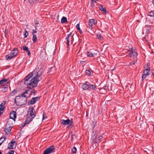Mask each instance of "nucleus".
Here are the masks:
<instances>
[{
  "mask_svg": "<svg viewBox=\"0 0 154 154\" xmlns=\"http://www.w3.org/2000/svg\"><path fill=\"white\" fill-rule=\"evenodd\" d=\"M42 74V72L39 68H36L32 72L28 74L26 76L24 80V83L25 84H27V82L32 76L33 77H40Z\"/></svg>",
  "mask_w": 154,
  "mask_h": 154,
  "instance_id": "f257e3e1",
  "label": "nucleus"
},
{
  "mask_svg": "<svg viewBox=\"0 0 154 154\" xmlns=\"http://www.w3.org/2000/svg\"><path fill=\"white\" fill-rule=\"evenodd\" d=\"M40 77H35L30 81L29 83H27V88L32 89L33 88L37 86L38 82L40 81L39 78Z\"/></svg>",
  "mask_w": 154,
  "mask_h": 154,
  "instance_id": "f03ea898",
  "label": "nucleus"
},
{
  "mask_svg": "<svg viewBox=\"0 0 154 154\" xmlns=\"http://www.w3.org/2000/svg\"><path fill=\"white\" fill-rule=\"evenodd\" d=\"M27 101V98L17 96L14 99L15 103L18 106H22L26 104Z\"/></svg>",
  "mask_w": 154,
  "mask_h": 154,
  "instance_id": "7ed1b4c3",
  "label": "nucleus"
},
{
  "mask_svg": "<svg viewBox=\"0 0 154 154\" xmlns=\"http://www.w3.org/2000/svg\"><path fill=\"white\" fill-rule=\"evenodd\" d=\"M128 53L130 57H134L132 61V64H135L137 63V59L136 57L138 55L137 53L135 51V49H131L130 50H128Z\"/></svg>",
  "mask_w": 154,
  "mask_h": 154,
  "instance_id": "20e7f679",
  "label": "nucleus"
},
{
  "mask_svg": "<svg viewBox=\"0 0 154 154\" xmlns=\"http://www.w3.org/2000/svg\"><path fill=\"white\" fill-rule=\"evenodd\" d=\"M82 88L84 90H87L89 88L94 90H95L97 89L96 86L95 84L94 85L91 84L87 81L85 82L83 84Z\"/></svg>",
  "mask_w": 154,
  "mask_h": 154,
  "instance_id": "39448f33",
  "label": "nucleus"
},
{
  "mask_svg": "<svg viewBox=\"0 0 154 154\" xmlns=\"http://www.w3.org/2000/svg\"><path fill=\"white\" fill-rule=\"evenodd\" d=\"M17 49H13L11 51L9 54L5 56V57L7 60H11L13 57H16L18 53Z\"/></svg>",
  "mask_w": 154,
  "mask_h": 154,
  "instance_id": "423d86ee",
  "label": "nucleus"
},
{
  "mask_svg": "<svg viewBox=\"0 0 154 154\" xmlns=\"http://www.w3.org/2000/svg\"><path fill=\"white\" fill-rule=\"evenodd\" d=\"M61 123L62 125H67L70 124L69 126L71 128L73 127L74 125L72 119H68L66 120L62 119L61 120Z\"/></svg>",
  "mask_w": 154,
  "mask_h": 154,
  "instance_id": "0eeeda50",
  "label": "nucleus"
},
{
  "mask_svg": "<svg viewBox=\"0 0 154 154\" xmlns=\"http://www.w3.org/2000/svg\"><path fill=\"white\" fill-rule=\"evenodd\" d=\"M72 35V32H70L67 35V36L65 38V40L67 41L66 44L67 46V48L69 47L70 45L72 44V42L74 41L73 35Z\"/></svg>",
  "mask_w": 154,
  "mask_h": 154,
  "instance_id": "6e6552de",
  "label": "nucleus"
},
{
  "mask_svg": "<svg viewBox=\"0 0 154 154\" xmlns=\"http://www.w3.org/2000/svg\"><path fill=\"white\" fill-rule=\"evenodd\" d=\"M55 149L54 146L52 145L46 149L44 151L43 154H50L54 152Z\"/></svg>",
  "mask_w": 154,
  "mask_h": 154,
  "instance_id": "1a4fd4ad",
  "label": "nucleus"
},
{
  "mask_svg": "<svg viewBox=\"0 0 154 154\" xmlns=\"http://www.w3.org/2000/svg\"><path fill=\"white\" fill-rule=\"evenodd\" d=\"M17 145V143L14 140V139H13L12 141L8 144V149H13L14 148H14H15Z\"/></svg>",
  "mask_w": 154,
  "mask_h": 154,
  "instance_id": "9d476101",
  "label": "nucleus"
},
{
  "mask_svg": "<svg viewBox=\"0 0 154 154\" xmlns=\"http://www.w3.org/2000/svg\"><path fill=\"white\" fill-rule=\"evenodd\" d=\"M146 23L149 24V26H152V25L154 23V18L152 17H148L146 19Z\"/></svg>",
  "mask_w": 154,
  "mask_h": 154,
  "instance_id": "9b49d317",
  "label": "nucleus"
},
{
  "mask_svg": "<svg viewBox=\"0 0 154 154\" xmlns=\"http://www.w3.org/2000/svg\"><path fill=\"white\" fill-rule=\"evenodd\" d=\"M39 97H32L30 100L28 102V105H33L38 100L40 99Z\"/></svg>",
  "mask_w": 154,
  "mask_h": 154,
  "instance_id": "f8f14e48",
  "label": "nucleus"
},
{
  "mask_svg": "<svg viewBox=\"0 0 154 154\" xmlns=\"http://www.w3.org/2000/svg\"><path fill=\"white\" fill-rule=\"evenodd\" d=\"M97 23V22L94 19H90L89 21L88 25L89 26V28L91 29H92V26L93 25H95Z\"/></svg>",
  "mask_w": 154,
  "mask_h": 154,
  "instance_id": "ddd939ff",
  "label": "nucleus"
},
{
  "mask_svg": "<svg viewBox=\"0 0 154 154\" xmlns=\"http://www.w3.org/2000/svg\"><path fill=\"white\" fill-rule=\"evenodd\" d=\"M149 68L146 69L145 70H144L142 76V80L145 79L146 77V76L149 75L148 72L150 71L149 69Z\"/></svg>",
  "mask_w": 154,
  "mask_h": 154,
  "instance_id": "4468645a",
  "label": "nucleus"
},
{
  "mask_svg": "<svg viewBox=\"0 0 154 154\" xmlns=\"http://www.w3.org/2000/svg\"><path fill=\"white\" fill-rule=\"evenodd\" d=\"M10 118L15 122L17 118L16 112L14 111H11L10 114Z\"/></svg>",
  "mask_w": 154,
  "mask_h": 154,
  "instance_id": "2eb2a0df",
  "label": "nucleus"
},
{
  "mask_svg": "<svg viewBox=\"0 0 154 154\" xmlns=\"http://www.w3.org/2000/svg\"><path fill=\"white\" fill-rule=\"evenodd\" d=\"M30 112V117L33 119L36 116L35 110L33 107H32L29 109Z\"/></svg>",
  "mask_w": 154,
  "mask_h": 154,
  "instance_id": "dca6fc26",
  "label": "nucleus"
},
{
  "mask_svg": "<svg viewBox=\"0 0 154 154\" xmlns=\"http://www.w3.org/2000/svg\"><path fill=\"white\" fill-rule=\"evenodd\" d=\"M100 133V132L97 130H95L93 131L91 134V139L93 140H94L97 137V135Z\"/></svg>",
  "mask_w": 154,
  "mask_h": 154,
  "instance_id": "f3484780",
  "label": "nucleus"
},
{
  "mask_svg": "<svg viewBox=\"0 0 154 154\" xmlns=\"http://www.w3.org/2000/svg\"><path fill=\"white\" fill-rule=\"evenodd\" d=\"M10 127V126H7L6 125H5V128H4V131L5 132L6 134H8L11 131L12 128H11Z\"/></svg>",
  "mask_w": 154,
  "mask_h": 154,
  "instance_id": "a211bd4d",
  "label": "nucleus"
},
{
  "mask_svg": "<svg viewBox=\"0 0 154 154\" xmlns=\"http://www.w3.org/2000/svg\"><path fill=\"white\" fill-rule=\"evenodd\" d=\"M33 119V118L30 117H29L27 118L25 122L24 125L23 127H24L26 124H29L30 122L32 121Z\"/></svg>",
  "mask_w": 154,
  "mask_h": 154,
  "instance_id": "6ab92c4d",
  "label": "nucleus"
},
{
  "mask_svg": "<svg viewBox=\"0 0 154 154\" xmlns=\"http://www.w3.org/2000/svg\"><path fill=\"white\" fill-rule=\"evenodd\" d=\"M30 90V93L29 94V95H28V97H29L32 94H33V95L34 96L35 95V94L37 92V91L35 90L34 89H29Z\"/></svg>",
  "mask_w": 154,
  "mask_h": 154,
  "instance_id": "aec40b11",
  "label": "nucleus"
},
{
  "mask_svg": "<svg viewBox=\"0 0 154 154\" xmlns=\"http://www.w3.org/2000/svg\"><path fill=\"white\" fill-rule=\"evenodd\" d=\"M5 101H3L0 105V111H3L5 108V106L6 104Z\"/></svg>",
  "mask_w": 154,
  "mask_h": 154,
  "instance_id": "412c9836",
  "label": "nucleus"
},
{
  "mask_svg": "<svg viewBox=\"0 0 154 154\" xmlns=\"http://www.w3.org/2000/svg\"><path fill=\"white\" fill-rule=\"evenodd\" d=\"M93 71L91 69H86L85 70V74L88 76H90L91 73H93Z\"/></svg>",
  "mask_w": 154,
  "mask_h": 154,
  "instance_id": "4be33fe9",
  "label": "nucleus"
},
{
  "mask_svg": "<svg viewBox=\"0 0 154 154\" xmlns=\"http://www.w3.org/2000/svg\"><path fill=\"white\" fill-rule=\"evenodd\" d=\"M103 138V137L102 135L100 136L97 137V139L95 140L94 141H93V142L95 144L99 143L100 142L101 140Z\"/></svg>",
  "mask_w": 154,
  "mask_h": 154,
  "instance_id": "5701e85b",
  "label": "nucleus"
},
{
  "mask_svg": "<svg viewBox=\"0 0 154 154\" xmlns=\"http://www.w3.org/2000/svg\"><path fill=\"white\" fill-rule=\"evenodd\" d=\"M6 125L10 126L11 128H13V122L11 120H9L6 124Z\"/></svg>",
  "mask_w": 154,
  "mask_h": 154,
  "instance_id": "b1692460",
  "label": "nucleus"
},
{
  "mask_svg": "<svg viewBox=\"0 0 154 154\" xmlns=\"http://www.w3.org/2000/svg\"><path fill=\"white\" fill-rule=\"evenodd\" d=\"M7 139V137L5 136H3L0 138V146Z\"/></svg>",
  "mask_w": 154,
  "mask_h": 154,
  "instance_id": "393cba45",
  "label": "nucleus"
},
{
  "mask_svg": "<svg viewBox=\"0 0 154 154\" xmlns=\"http://www.w3.org/2000/svg\"><path fill=\"white\" fill-rule=\"evenodd\" d=\"M27 91H24V92H23L22 94H21V95L19 96V97H22L23 98H27V97H28V95H26L25 94H26L27 93Z\"/></svg>",
  "mask_w": 154,
  "mask_h": 154,
  "instance_id": "a878e982",
  "label": "nucleus"
},
{
  "mask_svg": "<svg viewBox=\"0 0 154 154\" xmlns=\"http://www.w3.org/2000/svg\"><path fill=\"white\" fill-rule=\"evenodd\" d=\"M100 10L101 11L103 12L104 13L106 12L107 11L105 8H103L102 5H100L99 7Z\"/></svg>",
  "mask_w": 154,
  "mask_h": 154,
  "instance_id": "bb28decb",
  "label": "nucleus"
},
{
  "mask_svg": "<svg viewBox=\"0 0 154 154\" xmlns=\"http://www.w3.org/2000/svg\"><path fill=\"white\" fill-rule=\"evenodd\" d=\"M61 22L62 23H67V18L65 17H63L61 18Z\"/></svg>",
  "mask_w": 154,
  "mask_h": 154,
  "instance_id": "cd10ccee",
  "label": "nucleus"
},
{
  "mask_svg": "<svg viewBox=\"0 0 154 154\" xmlns=\"http://www.w3.org/2000/svg\"><path fill=\"white\" fill-rule=\"evenodd\" d=\"M147 16L151 17H154V11L149 12Z\"/></svg>",
  "mask_w": 154,
  "mask_h": 154,
  "instance_id": "c85d7f7f",
  "label": "nucleus"
},
{
  "mask_svg": "<svg viewBox=\"0 0 154 154\" xmlns=\"http://www.w3.org/2000/svg\"><path fill=\"white\" fill-rule=\"evenodd\" d=\"M32 41L34 43H35L37 41V38L35 35H32Z\"/></svg>",
  "mask_w": 154,
  "mask_h": 154,
  "instance_id": "c756f323",
  "label": "nucleus"
},
{
  "mask_svg": "<svg viewBox=\"0 0 154 154\" xmlns=\"http://www.w3.org/2000/svg\"><path fill=\"white\" fill-rule=\"evenodd\" d=\"M7 81V80L5 79H2L0 80V85L3 84L4 83H5Z\"/></svg>",
  "mask_w": 154,
  "mask_h": 154,
  "instance_id": "7c9ffc66",
  "label": "nucleus"
},
{
  "mask_svg": "<svg viewBox=\"0 0 154 154\" xmlns=\"http://www.w3.org/2000/svg\"><path fill=\"white\" fill-rule=\"evenodd\" d=\"M17 90L16 89L13 90L11 93H10V95L11 96H14L17 93Z\"/></svg>",
  "mask_w": 154,
  "mask_h": 154,
  "instance_id": "2f4dec72",
  "label": "nucleus"
},
{
  "mask_svg": "<svg viewBox=\"0 0 154 154\" xmlns=\"http://www.w3.org/2000/svg\"><path fill=\"white\" fill-rule=\"evenodd\" d=\"M35 123L37 125L41 123V119L39 118H37L35 120Z\"/></svg>",
  "mask_w": 154,
  "mask_h": 154,
  "instance_id": "473e14b6",
  "label": "nucleus"
},
{
  "mask_svg": "<svg viewBox=\"0 0 154 154\" xmlns=\"http://www.w3.org/2000/svg\"><path fill=\"white\" fill-rule=\"evenodd\" d=\"M86 54L89 57H94V54L90 52H87Z\"/></svg>",
  "mask_w": 154,
  "mask_h": 154,
  "instance_id": "72a5a7b5",
  "label": "nucleus"
},
{
  "mask_svg": "<svg viewBox=\"0 0 154 154\" xmlns=\"http://www.w3.org/2000/svg\"><path fill=\"white\" fill-rule=\"evenodd\" d=\"M76 27L77 29L79 31L80 33V34H82V32L80 28L79 24H78L76 25Z\"/></svg>",
  "mask_w": 154,
  "mask_h": 154,
  "instance_id": "f704fd0d",
  "label": "nucleus"
},
{
  "mask_svg": "<svg viewBox=\"0 0 154 154\" xmlns=\"http://www.w3.org/2000/svg\"><path fill=\"white\" fill-rule=\"evenodd\" d=\"M38 0H28V1L30 3L33 4L36 3Z\"/></svg>",
  "mask_w": 154,
  "mask_h": 154,
  "instance_id": "c9c22d12",
  "label": "nucleus"
},
{
  "mask_svg": "<svg viewBox=\"0 0 154 154\" xmlns=\"http://www.w3.org/2000/svg\"><path fill=\"white\" fill-rule=\"evenodd\" d=\"M77 151L76 148L75 147H73L72 149V151L73 153H75Z\"/></svg>",
  "mask_w": 154,
  "mask_h": 154,
  "instance_id": "e433bc0d",
  "label": "nucleus"
},
{
  "mask_svg": "<svg viewBox=\"0 0 154 154\" xmlns=\"http://www.w3.org/2000/svg\"><path fill=\"white\" fill-rule=\"evenodd\" d=\"M29 35L28 32L26 30H25V32L24 33V38H26Z\"/></svg>",
  "mask_w": 154,
  "mask_h": 154,
  "instance_id": "4c0bfd02",
  "label": "nucleus"
},
{
  "mask_svg": "<svg viewBox=\"0 0 154 154\" xmlns=\"http://www.w3.org/2000/svg\"><path fill=\"white\" fill-rule=\"evenodd\" d=\"M23 50L27 52L28 53V55L29 56H30L31 55V54L30 51L29 50V49H23Z\"/></svg>",
  "mask_w": 154,
  "mask_h": 154,
  "instance_id": "58836bf2",
  "label": "nucleus"
},
{
  "mask_svg": "<svg viewBox=\"0 0 154 154\" xmlns=\"http://www.w3.org/2000/svg\"><path fill=\"white\" fill-rule=\"evenodd\" d=\"M97 38L98 39L102 40L103 39L102 36L100 34H97Z\"/></svg>",
  "mask_w": 154,
  "mask_h": 154,
  "instance_id": "ea45409f",
  "label": "nucleus"
},
{
  "mask_svg": "<svg viewBox=\"0 0 154 154\" xmlns=\"http://www.w3.org/2000/svg\"><path fill=\"white\" fill-rule=\"evenodd\" d=\"M47 116L46 114H45V112H44V113L43 115V118L42 120H43L44 119H45L46 118H47Z\"/></svg>",
  "mask_w": 154,
  "mask_h": 154,
  "instance_id": "a19ab883",
  "label": "nucleus"
},
{
  "mask_svg": "<svg viewBox=\"0 0 154 154\" xmlns=\"http://www.w3.org/2000/svg\"><path fill=\"white\" fill-rule=\"evenodd\" d=\"M37 32V31L36 30V29H32V35H35V33H36Z\"/></svg>",
  "mask_w": 154,
  "mask_h": 154,
  "instance_id": "79ce46f5",
  "label": "nucleus"
},
{
  "mask_svg": "<svg viewBox=\"0 0 154 154\" xmlns=\"http://www.w3.org/2000/svg\"><path fill=\"white\" fill-rule=\"evenodd\" d=\"M14 151L13 150H11L7 154H14Z\"/></svg>",
  "mask_w": 154,
  "mask_h": 154,
  "instance_id": "37998d69",
  "label": "nucleus"
},
{
  "mask_svg": "<svg viewBox=\"0 0 154 154\" xmlns=\"http://www.w3.org/2000/svg\"><path fill=\"white\" fill-rule=\"evenodd\" d=\"M27 91V93L26 94H28V95H29V94L30 93L29 89L28 90L26 89V90H25L24 91Z\"/></svg>",
  "mask_w": 154,
  "mask_h": 154,
  "instance_id": "c03bdc74",
  "label": "nucleus"
},
{
  "mask_svg": "<svg viewBox=\"0 0 154 154\" xmlns=\"http://www.w3.org/2000/svg\"><path fill=\"white\" fill-rule=\"evenodd\" d=\"M94 2H92L91 1V6L92 7H94Z\"/></svg>",
  "mask_w": 154,
  "mask_h": 154,
  "instance_id": "a18cd8bd",
  "label": "nucleus"
},
{
  "mask_svg": "<svg viewBox=\"0 0 154 154\" xmlns=\"http://www.w3.org/2000/svg\"><path fill=\"white\" fill-rule=\"evenodd\" d=\"M71 140H72L73 139V135L72 133V134H71Z\"/></svg>",
  "mask_w": 154,
  "mask_h": 154,
  "instance_id": "49530a36",
  "label": "nucleus"
},
{
  "mask_svg": "<svg viewBox=\"0 0 154 154\" xmlns=\"http://www.w3.org/2000/svg\"><path fill=\"white\" fill-rule=\"evenodd\" d=\"M85 62V61H81V62H80V63L81 64H83V63Z\"/></svg>",
  "mask_w": 154,
  "mask_h": 154,
  "instance_id": "de8ad7c7",
  "label": "nucleus"
},
{
  "mask_svg": "<svg viewBox=\"0 0 154 154\" xmlns=\"http://www.w3.org/2000/svg\"><path fill=\"white\" fill-rule=\"evenodd\" d=\"M154 49H153L152 50V54H153L154 53V51H153Z\"/></svg>",
  "mask_w": 154,
  "mask_h": 154,
  "instance_id": "09e8293b",
  "label": "nucleus"
},
{
  "mask_svg": "<svg viewBox=\"0 0 154 154\" xmlns=\"http://www.w3.org/2000/svg\"><path fill=\"white\" fill-rule=\"evenodd\" d=\"M154 49H153L152 50V54H153L154 53V51H153Z\"/></svg>",
  "mask_w": 154,
  "mask_h": 154,
  "instance_id": "8fccbe9b",
  "label": "nucleus"
},
{
  "mask_svg": "<svg viewBox=\"0 0 154 154\" xmlns=\"http://www.w3.org/2000/svg\"><path fill=\"white\" fill-rule=\"evenodd\" d=\"M23 48H28L26 46H25L24 47H23Z\"/></svg>",
  "mask_w": 154,
  "mask_h": 154,
  "instance_id": "3c124183",
  "label": "nucleus"
},
{
  "mask_svg": "<svg viewBox=\"0 0 154 154\" xmlns=\"http://www.w3.org/2000/svg\"><path fill=\"white\" fill-rule=\"evenodd\" d=\"M38 23H35V25H36V24H38Z\"/></svg>",
  "mask_w": 154,
  "mask_h": 154,
  "instance_id": "603ef678",
  "label": "nucleus"
},
{
  "mask_svg": "<svg viewBox=\"0 0 154 154\" xmlns=\"http://www.w3.org/2000/svg\"><path fill=\"white\" fill-rule=\"evenodd\" d=\"M2 154V152L0 151V154Z\"/></svg>",
  "mask_w": 154,
  "mask_h": 154,
  "instance_id": "864d4df0",
  "label": "nucleus"
},
{
  "mask_svg": "<svg viewBox=\"0 0 154 154\" xmlns=\"http://www.w3.org/2000/svg\"><path fill=\"white\" fill-rule=\"evenodd\" d=\"M104 51H106V49H104Z\"/></svg>",
  "mask_w": 154,
  "mask_h": 154,
  "instance_id": "5fc2aeb1",
  "label": "nucleus"
}]
</instances>
